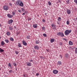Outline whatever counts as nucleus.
<instances>
[{"mask_svg": "<svg viewBox=\"0 0 77 77\" xmlns=\"http://www.w3.org/2000/svg\"><path fill=\"white\" fill-rule=\"evenodd\" d=\"M9 5L10 6H12V4L11 3H9Z\"/></svg>", "mask_w": 77, "mask_h": 77, "instance_id": "obj_48", "label": "nucleus"}, {"mask_svg": "<svg viewBox=\"0 0 77 77\" xmlns=\"http://www.w3.org/2000/svg\"><path fill=\"white\" fill-rule=\"evenodd\" d=\"M45 15H47V13H45Z\"/></svg>", "mask_w": 77, "mask_h": 77, "instance_id": "obj_56", "label": "nucleus"}, {"mask_svg": "<svg viewBox=\"0 0 77 77\" xmlns=\"http://www.w3.org/2000/svg\"><path fill=\"white\" fill-rule=\"evenodd\" d=\"M66 2L67 3V4H69V0H68L67 1H66Z\"/></svg>", "mask_w": 77, "mask_h": 77, "instance_id": "obj_31", "label": "nucleus"}, {"mask_svg": "<svg viewBox=\"0 0 77 77\" xmlns=\"http://www.w3.org/2000/svg\"><path fill=\"white\" fill-rule=\"evenodd\" d=\"M13 23V20H11L8 21V24H11Z\"/></svg>", "mask_w": 77, "mask_h": 77, "instance_id": "obj_14", "label": "nucleus"}, {"mask_svg": "<svg viewBox=\"0 0 77 77\" xmlns=\"http://www.w3.org/2000/svg\"><path fill=\"white\" fill-rule=\"evenodd\" d=\"M75 53L77 54V48H75Z\"/></svg>", "mask_w": 77, "mask_h": 77, "instance_id": "obj_27", "label": "nucleus"}, {"mask_svg": "<svg viewBox=\"0 0 77 77\" xmlns=\"http://www.w3.org/2000/svg\"><path fill=\"white\" fill-rule=\"evenodd\" d=\"M34 48L35 49V50H39V46H38V45H35L34 47Z\"/></svg>", "mask_w": 77, "mask_h": 77, "instance_id": "obj_5", "label": "nucleus"}, {"mask_svg": "<svg viewBox=\"0 0 77 77\" xmlns=\"http://www.w3.org/2000/svg\"><path fill=\"white\" fill-rule=\"evenodd\" d=\"M59 22H57V23L58 24H59Z\"/></svg>", "mask_w": 77, "mask_h": 77, "instance_id": "obj_54", "label": "nucleus"}, {"mask_svg": "<svg viewBox=\"0 0 77 77\" xmlns=\"http://www.w3.org/2000/svg\"><path fill=\"white\" fill-rule=\"evenodd\" d=\"M51 26H52V27H54V28H55L56 27L55 26V25L54 24H52L51 25Z\"/></svg>", "mask_w": 77, "mask_h": 77, "instance_id": "obj_24", "label": "nucleus"}, {"mask_svg": "<svg viewBox=\"0 0 77 77\" xmlns=\"http://www.w3.org/2000/svg\"><path fill=\"white\" fill-rule=\"evenodd\" d=\"M14 11H13L12 12V15H15V12H16V10H14Z\"/></svg>", "mask_w": 77, "mask_h": 77, "instance_id": "obj_13", "label": "nucleus"}, {"mask_svg": "<svg viewBox=\"0 0 77 77\" xmlns=\"http://www.w3.org/2000/svg\"><path fill=\"white\" fill-rule=\"evenodd\" d=\"M58 71L56 70H54L53 71V73H54V74H57V73H58Z\"/></svg>", "mask_w": 77, "mask_h": 77, "instance_id": "obj_6", "label": "nucleus"}, {"mask_svg": "<svg viewBox=\"0 0 77 77\" xmlns=\"http://www.w3.org/2000/svg\"><path fill=\"white\" fill-rule=\"evenodd\" d=\"M22 15H25V13H23V14Z\"/></svg>", "mask_w": 77, "mask_h": 77, "instance_id": "obj_53", "label": "nucleus"}, {"mask_svg": "<svg viewBox=\"0 0 77 77\" xmlns=\"http://www.w3.org/2000/svg\"><path fill=\"white\" fill-rule=\"evenodd\" d=\"M7 16L8 17V18H12V17H13V15H11L9 14H8L7 15Z\"/></svg>", "mask_w": 77, "mask_h": 77, "instance_id": "obj_8", "label": "nucleus"}, {"mask_svg": "<svg viewBox=\"0 0 77 77\" xmlns=\"http://www.w3.org/2000/svg\"><path fill=\"white\" fill-rule=\"evenodd\" d=\"M24 8H22V11H23V12H24Z\"/></svg>", "mask_w": 77, "mask_h": 77, "instance_id": "obj_39", "label": "nucleus"}, {"mask_svg": "<svg viewBox=\"0 0 77 77\" xmlns=\"http://www.w3.org/2000/svg\"><path fill=\"white\" fill-rule=\"evenodd\" d=\"M40 58H42V57H41Z\"/></svg>", "mask_w": 77, "mask_h": 77, "instance_id": "obj_61", "label": "nucleus"}, {"mask_svg": "<svg viewBox=\"0 0 77 77\" xmlns=\"http://www.w3.org/2000/svg\"><path fill=\"white\" fill-rule=\"evenodd\" d=\"M14 29H16L17 28L16 27V26H14Z\"/></svg>", "mask_w": 77, "mask_h": 77, "instance_id": "obj_52", "label": "nucleus"}, {"mask_svg": "<svg viewBox=\"0 0 77 77\" xmlns=\"http://www.w3.org/2000/svg\"><path fill=\"white\" fill-rule=\"evenodd\" d=\"M66 24H67V25H69V21H66Z\"/></svg>", "mask_w": 77, "mask_h": 77, "instance_id": "obj_32", "label": "nucleus"}, {"mask_svg": "<svg viewBox=\"0 0 77 77\" xmlns=\"http://www.w3.org/2000/svg\"><path fill=\"white\" fill-rule=\"evenodd\" d=\"M65 57H66V58H67V59H68V57H69L68 54H65Z\"/></svg>", "mask_w": 77, "mask_h": 77, "instance_id": "obj_16", "label": "nucleus"}, {"mask_svg": "<svg viewBox=\"0 0 77 77\" xmlns=\"http://www.w3.org/2000/svg\"><path fill=\"white\" fill-rule=\"evenodd\" d=\"M45 20L44 19H43V20H42V21L43 22H45Z\"/></svg>", "mask_w": 77, "mask_h": 77, "instance_id": "obj_49", "label": "nucleus"}, {"mask_svg": "<svg viewBox=\"0 0 77 77\" xmlns=\"http://www.w3.org/2000/svg\"><path fill=\"white\" fill-rule=\"evenodd\" d=\"M1 25H2V24H0V27H1Z\"/></svg>", "mask_w": 77, "mask_h": 77, "instance_id": "obj_58", "label": "nucleus"}, {"mask_svg": "<svg viewBox=\"0 0 77 77\" xmlns=\"http://www.w3.org/2000/svg\"><path fill=\"white\" fill-rule=\"evenodd\" d=\"M16 5L18 6H20L21 7H23V6H24L23 3L22 1L20 0L17 1L16 2Z\"/></svg>", "mask_w": 77, "mask_h": 77, "instance_id": "obj_1", "label": "nucleus"}, {"mask_svg": "<svg viewBox=\"0 0 77 77\" xmlns=\"http://www.w3.org/2000/svg\"><path fill=\"white\" fill-rule=\"evenodd\" d=\"M8 65L9 66V67H10L11 68H12V67H11V64L10 63H9L8 64Z\"/></svg>", "mask_w": 77, "mask_h": 77, "instance_id": "obj_19", "label": "nucleus"}, {"mask_svg": "<svg viewBox=\"0 0 77 77\" xmlns=\"http://www.w3.org/2000/svg\"><path fill=\"white\" fill-rule=\"evenodd\" d=\"M5 41L6 42H7V43H8L9 42V40L7 39H5Z\"/></svg>", "mask_w": 77, "mask_h": 77, "instance_id": "obj_30", "label": "nucleus"}, {"mask_svg": "<svg viewBox=\"0 0 77 77\" xmlns=\"http://www.w3.org/2000/svg\"><path fill=\"white\" fill-rule=\"evenodd\" d=\"M33 52H34V53H35V50H33Z\"/></svg>", "mask_w": 77, "mask_h": 77, "instance_id": "obj_51", "label": "nucleus"}, {"mask_svg": "<svg viewBox=\"0 0 77 77\" xmlns=\"http://www.w3.org/2000/svg\"><path fill=\"white\" fill-rule=\"evenodd\" d=\"M74 2L76 4H77V0H74Z\"/></svg>", "mask_w": 77, "mask_h": 77, "instance_id": "obj_38", "label": "nucleus"}, {"mask_svg": "<svg viewBox=\"0 0 77 77\" xmlns=\"http://www.w3.org/2000/svg\"><path fill=\"white\" fill-rule=\"evenodd\" d=\"M0 70H2V69H1V68H0Z\"/></svg>", "mask_w": 77, "mask_h": 77, "instance_id": "obj_60", "label": "nucleus"}, {"mask_svg": "<svg viewBox=\"0 0 77 77\" xmlns=\"http://www.w3.org/2000/svg\"><path fill=\"white\" fill-rule=\"evenodd\" d=\"M8 6H4L3 7V9L4 10H5V11H7V10L8 9Z\"/></svg>", "mask_w": 77, "mask_h": 77, "instance_id": "obj_4", "label": "nucleus"}, {"mask_svg": "<svg viewBox=\"0 0 77 77\" xmlns=\"http://www.w3.org/2000/svg\"><path fill=\"white\" fill-rule=\"evenodd\" d=\"M0 39H1V37L0 36Z\"/></svg>", "mask_w": 77, "mask_h": 77, "instance_id": "obj_59", "label": "nucleus"}, {"mask_svg": "<svg viewBox=\"0 0 77 77\" xmlns=\"http://www.w3.org/2000/svg\"><path fill=\"white\" fill-rule=\"evenodd\" d=\"M18 12H20V13H21V10H18Z\"/></svg>", "mask_w": 77, "mask_h": 77, "instance_id": "obj_43", "label": "nucleus"}, {"mask_svg": "<svg viewBox=\"0 0 77 77\" xmlns=\"http://www.w3.org/2000/svg\"><path fill=\"white\" fill-rule=\"evenodd\" d=\"M16 70H17V69H16Z\"/></svg>", "mask_w": 77, "mask_h": 77, "instance_id": "obj_62", "label": "nucleus"}, {"mask_svg": "<svg viewBox=\"0 0 77 77\" xmlns=\"http://www.w3.org/2000/svg\"><path fill=\"white\" fill-rule=\"evenodd\" d=\"M1 44L2 45H5V42H4V41H2L1 42Z\"/></svg>", "mask_w": 77, "mask_h": 77, "instance_id": "obj_17", "label": "nucleus"}, {"mask_svg": "<svg viewBox=\"0 0 77 77\" xmlns=\"http://www.w3.org/2000/svg\"><path fill=\"white\" fill-rule=\"evenodd\" d=\"M67 14H71V11L69 9H67Z\"/></svg>", "mask_w": 77, "mask_h": 77, "instance_id": "obj_7", "label": "nucleus"}, {"mask_svg": "<svg viewBox=\"0 0 77 77\" xmlns=\"http://www.w3.org/2000/svg\"><path fill=\"white\" fill-rule=\"evenodd\" d=\"M6 34L7 35H8V36H10V34H11V33L9 32H7Z\"/></svg>", "mask_w": 77, "mask_h": 77, "instance_id": "obj_21", "label": "nucleus"}, {"mask_svg": "<svg viewBox=\"0 0 77 77\" xmlns=\"http://www.w3.org/2000/svg\"><path fill=\"white\" fill-rule=\"evenodd\" d=\"M60 45H62V43L61 42H60Z\"/></svg>", "mask_w": 77, "mask_h": 77, "instance_id": "obj_42", "label": "nucleus"}, {"mask_svg": "<svg viewBox=\"0 0 77 77\" xmlns=\"http://www.w3.org/2000/svg\"><path fill=\"white\" fill-rule=\"evenodd\" d=\"M60 57L62 58V57H63V56H62V55H60Z\"/></svg>", "mask_w": 77, "mask_h": 77, "instance_id": "obj_44", "label": "nucleus"}, {"mask_svg": "<svg viewBox=\"0 0 77 77\" xmlns=\"http://www.w3.org/2000/svg\"><path fill=\"white\" fill-rule=\"evenodd\" d=\"M10 41H14V38H13L11 37L10 38Z\"/></svg>", "mask_w": 77, "mask_h": 77, "instance_id": "obj_23", "label": "nucleus"}, {"mask_svg": "<svg viewBox=\"0 0 77 77\" xmlns=\"http://www.w3.org/2000/svg\"><path fill=\"white\" fill-rule=\"evenodd\" d=\"M26 38L27 39H30V36L29 35H28L26 37Z\"/></svg>", "mask_w": 77, "mask_h": 77, "instance_id": "obj_36", "label": "nucleus"}, {"mask_svg": "<svg viewBox=\"0 0 77 77\" xmlns=\"http://www.w3.org/2000/svg\"><path fill=\"white\" fill-rule=\"evenodd\" d=\"M39 75V73H37L36 74V75L37 76H38V75Z\"/></svg>", "mask_w": 77, "mask_h": 77, "instance_id": "obj_46", "label": "nucleus"}, {"mask_svg": "<svg viewBox=\"0 0 77 77\" xmlns=\"http://www.w3.org/2000/svg\"><path fill=\"white\" fill-rule=\"evenodd\" d=\"M61 18L60 17H58V21H61Z\"/></svg>", "mask_w": 77, "mask_h": 77, "instance_id": "obj_22", "label": "nucleus"}, {"mask_svg": "<svg viewBox=\"0 0 77 77\" xmlns=\"http://www.w3.org/2000/svg\"><path fill=\"white\" fill-rule=\"evenodd\" d=\"M15 53L17 54H18V52L17 51H15Z\"/></svg>", "mask_w": 77, "mask_h": 77, "instance_id": "obj_41", "label": "nucleus"}, {"mask_svg": "<svg viewBox=\"0 0 77 77\" xmlns=\"http://www.w3.org/2000/svg\"><path fill=\"white\" fill-rule=\"evenodd\" d=\"M48 5H51V2H48Z\"/></svg>", "mask_w": 77, "mask_h": 77, "instance_id": "obj_29", "label": "nucleus"}, {"mask_svg": "<svg viewBox=\"0 0 77 77\" xmlns=\"http://www.w3.org/2000/svg\"><path fill=\"white\" fill-rule=\"evenodd\" d=\"M26 64L27 66H31L32 65V64H31V63H30L29 62L26 63Z\"/></svg>", "mask_w": 77, "mask_h": 77, "instance_id": "obj_9", "label": "nucleus"}, {"mask_svg": "<svg viewBox=\"0 0 77 77\" xmlns=\"http://www.w3.org/2000/svg\"><path fill=\"white\" fill-rule=\"evenodd\" d=\"M23 76L24 77H26V75H24V74L23 75Z\"/></svg>", "mask_w": 77, "mask_h": 77, "instance_id": "obj_50", "label": "nucleus"}, {"mask_svg": "<svg viewBox=\"0 0 77 77\" xmlns=\"http://www.w3.org/2000/svg\"><path fill=\"white\" fill-rule=\"evenodd\" d=\"M32 20V19H31V18H29L28 19V20H29V21H30V20Z\"/></svg>", "mask_w": 77, "mask_h": 77, "instance_id": "obj_47", "label": "nucleus"}, {"mask_svg": "<svg viewBox=\"0 0 77 77\" xmlns=\"http://www.w3.org/2000/svg\"><path fill=\"white\" fill-rule=\"evenodd\" d=\"M42 30H44V29H45V27L44 26H43L42 27Z\"/></svg>", "mask_w": 77, "mask_h": 77, "instance_id": "obj_40", "label": "nucleus"}, {"mask_svg": "<svg viewBox=\"0 0 77 77\" xmlns=\"http://www.w3.org/2000/svg\"><path fill=\"white\" fill-rule=\"evenodd\" d=\"M57 35L58 36H60L61 37H63L64 36V35L63 33L62 32H59L57 33Z\"/></svg>", "mask_w": 77, "mask_h": 77, "instance_id": "obj_3", "label": "nucleus"}, {"mask_svg": "<svg viewBox=\"0 0 77 77\" xmlns=\"http://www.w3.org/2000/svg\"><path fill=\"white\" fill-rule=\"evenodd\" d=\"M13 65H14V66H17V64L15 63H13Z\"/></svg>", "mask_w": 77, "mask_h": 77, "instance_id": "obj_34", "label": "nucleus"}, {"mask_svg": "<svg viewBox=\"0 0 77 77\" xmlns=\"http://www.w3.org/2000/svg\"><path fill=\"white\" fill-rule=\"evenodd\" d=\"M55 41V39L54 38H52L50 40V42L51 43L53 42H54Z\"/></svg>", "mask_w": 77, "mask_h": 77, "instance_id": "obj_11", "label": "nucleus"}, {"mask_svg": "<svg viewBox=\"0 0 77 77\" xmlns=\"http://www.w3.org/2000/svg\"><path fill=\"white\" fill-rule=\"evenodd\" d=\"M71 32V30L67 29L65 31L64 33L65 35L67 36V35H68Z\"/></svg>", "mask_w": 77, "mask_h": 77, "instance_id": "obj_2", "label": "nucleus"}, {"mask_svg": "<svg viewBox=\"0 0 77 77\" xmlns=\"http://www.w3.org/2000/svg\"><path fill=\"white\" fill-rule=\"evenodd\" d=\"M58 63L59 65H61V64H62V62H61V61H58Z\"/></svg>", "mask_w": 77, "mask_h": 77, "instance_id": "obj_28", "label": "nucleus"}, {"mask_svg": "<svg viewBox=\"0 0 77 77\" xmlns=\"http://www.w3.org/2000/svg\"><path fill=\"white\" fill-rule=\"evenodd\" d=\"M18 46L19 47H21V44H20V43H19Z\"/></svg>", "mask_w": 77, "mask_h": 77, "instance_id": "obj_26", "label": "nucleus"}, {"mask_svg": "<svg viewBox=\"0 0 77 77\" xmlns=\"http://www.w3.org/2000/svg\"><path fill=\"white\" fill-rule=\"evenodd\" d=\"M43 35L45 37H47V35H46V34H45V33L43 34Z\"/></svg>", "mask_w": 77, "mask_h": 77, "instance_id": "obj_33", "label": "nucleus"}, {"mask_svg": "<svg viewBox=\"0 0 77 77\" xmlns=\"http://www.w3.org/2000/svg\"><path fill=\"white\" fill-rule=\"evenodd\" d=\"M69 44L70 45H73V43L71 41H69Z\"/></svg>", "mask_w": 77, "mask_h": 77, "instance_id": "obj_12", "label": "nucleus"}, {"mask_svg": "<svg viewBox=\"0 0 77 77\" xmlns=\"http://www.w3.org/2000/svg\"><path fill=\"white\" fill-rule=\"evenodd\" d=\"M9 30H12V29H13V27L9 26Z\"/></svg>", "mask_w": 77, "mask_h": 77, "instance_id": "obj_20", "label": "nucleus"}, {"mask_svg": "<svg viewBox=\"0 0 77 77\" xmlns=\"http://www.w3.org/2000/svg\"><path fill=\"white\" fill-rule=\"evenodd\" d=\"M37 24H35L33 25V27L34 28H36V27H37Z\"/></svg>", "mask_w": 77, "mask_h": 77, "instance_id": "obj_15", "label": "nucleus"}, {"mask_svg": "<svg viewBox=\"0 0 77 77\" xmlns=\"http://www.w3.org/2000/svg\"><path fill=\"white\" fill-rule=\"evenodd\" d=\"M33 60H29L30 62H33Z\"/></svg>", "mask_w": 77, "mask_h": 77, "instance_id": "obj_45", "label": "nucleus"}, {"mask_svg": "<svg viewBox=\"0 0 77 77\" xmlns=\"http://www.w3.org/2000/svg\"><path fill=\"white\" fill-rule=\"evenodd\" d=\"M47 51L48 52V50H47Z\"/></svg>", "mask_w": 77, "mask_h": 77, "instance_id": "obj_57", "label": "nucleus"}, {"mask_svg": "<svg viewBox=\"0 0 77 77\" xmlns=\"http://www.w3.org/2000/svg\"><path fill=\"white\" fill-rule=\"evenodd\" d=\"M9 72L10 73H12V70H10L9 71Z\"/></svg>", "mask_w": 77, "mask_h": 77, "instance_id": "obj_37", "label": "nucleus"}, {"mask_svg": "<svg viewBox=\"0 0 77 77\" xmlns=\"http://www.w3.org/2000/svg\"><path fill=\"white\" fill-rule=\"evenodd\" d=\"M61 3V1L60 0H59L57 2V3Z\"/></svg>", "mask_w": 77, "mask_h": 77, "instance_id": "obj_35", "label": "nucleus"}, {"mask_svg": "<svg viewBox=\"0 0 77 77\" xmlns=\"http://www.w3.org/2000/svg\"><path fill=\"white\" fill-rule=\"evenodd\" d=\"M4 51V50H3L1 48H0V52L3 53Z\"/></svg>", "mask_w": 77, "mask_h": 77, "instance_id": "obj_18", "label": "nucleus"}, {"mask_svg": "<svg viewBox=\"0 0 77 77\" xmlns=\"http://www.w3.org/2000/svg\"><path fill=\"white\" fill-rule=\"evenodd\" d=\"M35 43L37 44H39V40H38V41H36Z\"/></svg>", "mask_w": 77, "mask_h": 77, "instance_id": "obj_25", "label": "nucleus"}, {"mask_svg": "<svg viewBox=\"0 0 77 77\" xmlns=\"http://www.w3.org/2000/svg\"><path fill=\"white\" fill-rule=\"evenodd\" d=\"M23 44L24 45H25V46H26L27 45V43H26L25 41H23L22 42Z\"/></svg>", "mask_w": 77, "mask_h": 77, "instance_id": "obj_10", "label": "nucleus"}, {"mask_svg": "<svg viewBox=\"0 0 77 77\" xmlns=\"http://www.w3.org/2000/svg\"><path fill=\"white\" fill-rule=\"evenodd\" d=\"M63 39L65 40V41H66V38H64Z\"/></svg>", "mask_w": 77, "mask_h": 77, "instance_id": "obj_55", "label": "nucleus"}]
</instances>
